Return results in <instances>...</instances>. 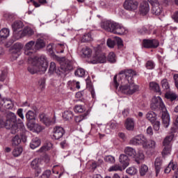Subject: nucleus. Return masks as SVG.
Wrapping results in <instances>:
<instances>
[{"instance_id":"1","label":"nucleus","mask_w":178,"mask_h":178,"mask_svg":"<svg viewBox=\"0 0 178 178\" xmlns=\"http://www.w3.org/2000/svg\"><path fill=\"white\" fill-rule=\"evenodd\" d=\"M136 76V72L132 70L121 71L118 75H115L113 78V86L115 88L119 87L118 91L125 95H133L134 92H137L140 87L133 81V76ZM119 79L118 82L117 79Z\"/></svg>"},{"instance_id":"2","label":"nucleus","mask_w":178,"mask_h":178,"mask_svg":"<svg viewBox=\"0 0 178 178\" xmlns=\"http://www.w3.org/2000/svg\"><path fill=\"white\" fill-rule=\"evenodd\" d=\"M24 49V54L27 56H30L28 58L29 63L31 65L28 67L29 73H31V74H35V73H38V72H42V73L47 72L48 62L47 61V58L44 56H42L40 58L31 57L33 54L37 51L35 49V42L31 40L27 42Z\"/></svg>"},{"instance_id":"3","label":"nucleus","mask_w":178,"mask_h":178,"mask_svg":"<svg viewBox=\"0 0 178 178\" xmlns=\"http://www.w3.org/2000/svg\"><path fill=\"white\" fill-rule=\"evenodd\" d=\"M17 119L16 114L12 112L7 113V114L0 118V128L10 130L11 134H16L20 132V136L23 141H26L27 137L26 136V129L23 122L17 124Z\"/></svg>"},{"instance_id":"4","label":"nucleus","mask_w":178,"mask_h":178,"mask_svg":"<svg viewBox=\"0 0 178 178\" xmlns=\"http://www.w3.org/2000/svg\"><path fill=\"white\" fill-rule=\"evenodd\" d=\"M151 108L152 109H161L163 111L161 117L163 124L165 129L169 127V124L170 123V117L169 116L168 111H166V107L165 106V104H163L161 97H154L152 99Z\"/></svg>"},{"instance_id":"5","label":"nucleus","mask_w":178,"mask_h":178,"mask_svg":"<svg viewBox=\"0 0 178 178\" xmlns=\"http://www.w3.org/2000/svg\"><path fill=\"white\" fill-rule=\"evenodd\" d=\"M102 29L108 31L109 33H113V34H118L119 35H123V34H127L128 31L122 24L113 22L112 20H104L101 23Z\"/></svg>"},{"instance_id":"6","label":"nucleus","mask_w":178,"mask_h":178,"mask_svg":"<svg viewBox=\"0 0 178 178\" xmlns=\"http://www.w3.org/2000/svg\"><path fill=\"white\" fill-rule=\"evenodd\" d=\"M23 22L22 21L15 22L12 24L13 35L15 40H19V38H22V33H23Z\"/></svg>"},{"instance_id":"7","label":"nucleus","mask_w":178,"mask_h":178,"mask_svg":"<svg viewBox=\"0 0 178 178\" xmlns=\"http://www.w3.org/2000/svg\"><path fill=\"white\" fill-rule=\"evenodd\" d=\"M95 54L93 55L91 63L95 65L97 63H105L106 62V56L99 49H95Z\"/></svg>"},{"instance_id":"8","label":"nucleus","mask_w":178,"mask_h":178,"mask_svg":"<svg viewBox=\"0 0 178 178\" xmlns=\"http://www.w3.org/2000/svg\"><path fill=\"white\" fill-rule=\"evenodd\" d=\"M22 49H23V45L22 43L14 44L11 50V58L13 60H16V59L20 56Z\"/></svg>"},{"instance_id":"9","label":"nucleus","mask_w":178,"mask_h":178,"mask_svg":"<svg viewBox=\"0 0 178 178\" xmlns=\"http://www.w3.org/2000/svg\"><path fill=\"white\" fill-rule=\"evenodd\" d=\"M146 140L147 138L144 135L140 134L132 138L129 141V144L131 145H142L143 147Z\"/></svg>"},{"instance_id":"10","label":"nucleus","mask_w":178,"mask_h":178,"mask_svg":"<svg viewBox=\"0 0 178 178\" xmlns=\"http://www.w3.org/2000/svg\"><path fill=\"white\" fill-rule=\"evenodd\" d=\"M124 8L130 12L137 10L138 8V1L136 0H125L124 3Z\"/></svg>"},{"instance_id":"11","label":"nucleus","mask_w":178,"mask_h":178,"mask_svg":"<svg viewBox=\"0 0 178 178\" xmlns=\"http://www.w3.org/2000/svg\"><path fill=\"white\" fill-rule=\"evenodd\" d=\"M27 128L29 129V130H30V131L37 134L41 133V131L44 130V127L34 122H28Z\"/></svg>"},{"instance_id":"12","label":"nucleus","mask_w":178,"mask_h":178,"mask_svg":"<svg viewBox=\"0 0 178 178\" xmlns=\"http://www.w3.org/2000/svg\"><path fill=\"white\" fill-rule=\"evenodd\" d=\"M60 67L61 70L64 72H67L73 69V65L72 64V61L66 58H62L60 61Z\"/></svg>"},{"instance_id":"13","label":"nucleus","mask_w":178,"mask_h":178,"mask_svg":"<svg viewBox=\"0 0 178 178\" xmlns=\"http://www.w3.org/2000/svg\"><path fill=\"white\" fill-rule=\"evenodd\" d=\"M144 48H158L159 42L156 39H145L143 41Z\"/></svg>"},{"instance_id":"14","label":"nucleus","mask_w":178,"mask_h":178,"mask_svg":"<svg viewBox=\"0 0 178 178\" xmlns=\"http://www.w3.org/2000/svg\"><path fill=\"white\" fill-rule=\"evenodd\" d=\"M40 121L44 123L46 126H51V124H54L56 122V118L55 116L53 118L48 117L44 114H42L40 115Z\"/></svg>"},{"instance_id":"15","label":"nucleus","mask_w":178,"mask_h":178,"mask_svg":"<svg viewBox=\"0 0 178 178\" xmlns=\"http://www.w3.org/2000/svg\"><path fill=\"white\" fill-rule=\"evenodd\" d=\"M65 134V129L61 127H56L54 128L53 131V138L54 140H59L62 138Z\"/></svg>"},{"instance_id":"16","label":"nucleus","mask_w":178,"mask_h":178,"mask_svg":"<svg viewBox=\"0 0 178 178\" xmlns=\"http://www.w3.org/2000/svg\"><path fill=\"white\" fill-rule=\"evenodd\" d=\"M155 148H156V142L154 140H149L146 139L145 145H143L144 149H148L150 152L155 151Z\"/></svg>"},{"instance_id":"17","label":"nucleus","mask_w":178,"mask_h":178,"mask_svg":"<svg viewBox=\"0 0 178 178\" xmlns=\"http://www.w3.org/2000/svg\"><path fill=\"white\" fill-rule=\"evenodd\" d=\"M139 11L141 15L145 16L149 12V3L147 1H143L139 6Z\"/></svg>"},{"instance_id":"18","label":"nucleus","mask_w":178,"mask_h":178,"mask_svg":"<svg viewBox=\"0 0 178 178\" xmlns=\"http://www.w3.org/2000/svg\"><path fill=\"white\" fill-rule=\"evenodd\" d=\"M152 13L156 16H159L162 13V6L157 1L152 4Z\"/></svg>"},{"instance_id":"19","label":"nucleus","mask_w":178,"mask_h":178,"mask_svg":"<svg viewBox=\"0 0 178 178\" xmlns=\"http://www.w3.org/2000/svg\"><path fill=\"white\" fill-rule=\"evenodd\" d=\"M119 162L121 163L123 169H125L130 165V159L126 154H121L119 157Z\"/></svg>"},{"instance_id":"20","label":"nucleus","mask_w":178,"mask_h":178,"mask_svg":"<svg viewBox=\"0 0 178 178\" xmlns=\"http://www.w3.org/2000/svg\"><path fill=\"white\" fill-rule=\"evenodd\" d=\"M134 158L136 162L140 164V163L145 159V155H144V152L143 150H138L137 153L136 152V154Z\"/></svg>"},{"instance_id":"21","label":"nucleus","mask_w":178,"mask_h":178,"mask_svg":"<svg viewBox=\"0 0 178 178\" xmlns=\"http://www.w3.org/2000/svg\"><path fill=\"white\" fill-rule=\"evenodd\" d=\"M67 86L72 91H75L76 90H80V82L76 81H69L67 82Z\"/></svg>"},{"instance_id":"22","label":"nucleus","mask_w":178,"mask_h":178,"mask_svg":"<svg viewBox=\"0 0 178 178\" xmlns=\"http://www.w3.org/2000/svg\"><path fill=\"white\" fill-rule=\"evenodd\" d=\"M1 105H4L6 109H13L14 104L13 102L9 99H3L1 102Z\"/></svg>"},{"instance_id":"23","label":"nucleus","mask_w":178,"mask_h":178,"mask_svg":"<svg viewBox=\"0 0 178 178\" xmlns=\"http://www.w3.org/2000/svg\"><path fill=\"white\" fill-rule=\"evenodd\" d=\"M118 127V123L115 120H111L108 123H107L106 126V133L109 134L111 133V130H115Z\"/></svg>"},{"instance_id":"24","label":"nucleus","mask_w":178,"mask_h":178,"mask_svg":"<svg viewBox=\"0 0 178 178\" xmlns=\"http://www.w3.org/2000/svg\"><path fill=\"white\" fill-rule=\"evenodd\" d=\"M162 166V159L158 157L154 161V167L156 170V176L159 175V172H161V167Z\"/></svg>"},{"instance_id":"25","label":"nucleus","mask_w":178,"mask_h":178,"mask_svg":"<svg viewBox=\"0 0 178 178\" xmlns=\"http://www.w3.org/2000/svg\"><path fill=\"white\" fill-rule=\"evenodd\" d=\"M125 127L127 130L133 131V130H134V120L131 118H127L125 122Z\"/></svg>"},{"instance_id":"26","label":"nucleus","mask_w":178,"mask_h":178,"mask_svg":"<svg viewBox=\"0 0 178 178\" xmlns=\"http://www.w3.org/2000/svg\"><path fill=\"white\" fill-rule=\"evenodd\" d=\"M40 145H41V140L38 138H34L31 141L30 147L31 149H35V148H38Z\"/></svg>"},{"instance_id":"27","label":"nucleus","mask_w":178,"mask_h":178,"mask_svg":"<svg viewBox=\"0 0 178 178\" xmlns=\"http://www.w3.org/2000/svg\"><path fill=\"white\" fill-rule=\"evenodd\" d=\"M10 31L8 29L4 28L0 31V40L1 41L6 40L9 37Z\"/></svg>"},{"instance_id":"28","label":"nucleus","mask_w":178,"mask_h":178,"mask_svg":"<svg viewBox=\"0 0 178 178\" xmlns=\"http://www.w3.org/2000/svg\"><path fill=\"white\" fill-rule=\"evenodd\" d=\"M33 34L34 30H33V29H31V27L26 26L22 31L21 35L22 37H24V35H28V37H31V35H33Z\"/></svg>"},{"instance_id":"29","label":"nucleus","mask_w":178,"mask_h":178,"mask_svg":"<svg viewBox=\"0 0 178 178\" xmlns=\"http://www.w3.org/2000/svg\"><path fill=\"white\" fill-rule=\"evenodd\" d=\"M26 120L29 122H31L33 120H35L37 119V115L33 111H29L26 114Z\"/></svg>"},{"instance_id":"30","label":"nucleus","mask_w":178,"mask_h":178,"mask_svg":"<svg viewBox=\"0 0 178 178\" xmlns=\"http://www.w3.org/2000/svg\"><path fill=\"white\" fill-rule=\"evenodd\" d=\"M45 47V41L43 39L39 38L36 40L35 48L36 51L41 49Z\"/></svg>"},{"instance_id":"31","label":"nucleus","mask_w":178,"mask_h":178,"mask_svg":"<svg viewBox=\"0 0 178 178\" xmlns=\"http://www.w3.org/2000/svg\"><path fill=\"white\" fill-rule=\"evenodd\" d=\"M173 135L166 136L163 141V147H172V140H173Z\"/></svg>"},{"instance_id":"32","label":"nucleus","mask_w":178,"mask_h":178,"mask_svg":"<svg viewBox=\"0 0 178 178\" xmlns=\"http://www.w3.org/2000/svg\"><path fill=\"white\" fill-rule=\"evenodd\" d=\"M146 119L151 122V123H154L156 120V114L153 111H149L146 114Z\"/></svg>"},{"instance_id":"33","label":"nucleus","mask_w":178,"mask_h":178,"mask_svg":"<svg viewBox=\"0 0 178 178\" xmlns=\"http://www.w3.org/2000/svg\"><path fill=\"white\" fill-rule=\"evenodd\" d=\"M149 89L152 91H154L155 92H159L161 91V88L159 87V84H158L156 82H150Z\"/></svg>"},{"instance_id":"34","label":"nucleus","mask_w":178,"mask_h":178,"mask_svg":"<svg viewBox=\"0 0 178 178\" xmlns=\"http://www.w3.org/2000/svg\"><path fill=\"white\" fill-rule=\"evenodd\" d=\"M124 154H126V155H128L129 156H134V158L136 155V149L131 147H127L124 149Z\"/></svg>"},{"instance_id":"35","label":"nucleus","mask_w":178,"mask_h":178,"mask_svg":"<svg viewBox=\"0 0 178 178\" xmlns=\"http://www.w3.org/2000/svg\"><path fill=\"white\" fill-rule=\"evenodd\" d=\"M176 168H177V165L173 164V161H171L168 164V167L164 170V172L165 173H170L172 169V170H176Z\"/></svg>"},{"instance_id":"36","label":"nucleus","mask_w":178,"mask_h":178,"mask_svg":"<svg viewBox=\"0 0 178 178\" xmlns=\"http://www.w3.org/2000/svg\"><path fill=\"white\" fill-rule=\"evenodd\" d=\"M177 95L173 92H167L165 95V97L170 101H175L177 99Z\"/></svg>"},{"instance_id":"37","label":"nucleus","mask_w":178,"mask_h":178,"mask_svg":"<svg viewBox=\"0 0 178 178\" xmlns=\"http://www.w3.org/2000/svg\"><path fill=\"white\" fill-rule=\"evenodd\" d=\"M63 118L65 120H70L73 119V112L70 111H65L63 113Z\"/></svg>"},{"instance_id":"38","label":"nucleus","mask_w":178,"mask_h":178,"mask_svg":"<svg viewBox=\"0 0 178 178\" xmlns=\"http://www.w3.org/2000/svg\"><path fill=\"white\" fill-rule=\"evenodd\" d=\"M81 52L83 55H84V56L90 58V56H91V54H92V50H91L90 47H86L82 49Z\"/></svg>"},{"instance_id":"39","label":"nucleus","mask_w":178,"mask_h":178,"mask_svg":"<svg viewBox=\"0 0 178 178\" xmlns=\"http://www.w3.org/2000/svg\"><path fill=\"white\" fill-rule=\"evenodd\" d=\"M122 170H123V169L119 164H115L108 168V172H122Z\"/></svg>"},{"instance_id":"40","label":"nucleus","mask_w":178,"mask_h":178,"mask_svg":"<svg viewBox=\"0 0 178 178\" xmlns=\"http://www.w3.org/2000/svg\"><path fill=\"white\" fill-rule=\"evenodd\" d=\"M74 74L76 77H84L86 76V70L83 68H78L75 70Z\"/></svg>"},{"instance_id":"41","label":"nucleus","mask_w":178,"mask_h":178,"mask_svg":"<svg viewBox=\"0 0 178 178\" xmlns=\"http://www.w3.org/2000/svg\"><path fill=\"white\" fill-rule=\"evenodd\" d=\"M22 152H23V147H15L13 151V155L15 157L20 156V155H22Z\"/></svg>"},{"instance_id":"42","label":"nucleus","mask_w":178,"mask_h":178,"mask_svg":"<svg viewBox=\"0 0 178 178\" xmlns=\"http://www.w3.org/2000/svg\"><path fill=\"white\" fill-rule=\"evenodd\" d=\"M31 167L32 169H35L37 170L38 168L40 167V160L38 159H33L31 163Z\"/></svg>"},{"instance_id":"43","label":"nucleus","mask_w":178,"mask_h":178,"mask_svg":"<svg viewBox=\"0 0 178 178\" xmlns=\"http://www.w3.org/2000/svg\"><path fill=\"white\" fill-rule=\"evenodd\" d=\"M82 42H88V41H92V37L91 33H86L83 35L81 39Z\"/></svg>"},{"instance_id":"44","label":"nucleus","mask_w":178,"mask_h":178,"mask_svg":"<svg viewBox=\"0 0 178 178\" xmlns=\"http://www.w3.org/2000/svg\"><path fill=\"white\" fill-rule=\"evenodd\" d=\"M147 172L148 166H147L145 164L142 165L140 169V176H145Z\"/></svg>"},{"instance_id":"45","label":"nucleus","mask_w":178,"mask_h":178,"mask_svg":"<svg viewBox=\"0 0 178 178\" xmlns=\"http://www.w3.org/2000/svg\"><path fill=\"white\" fill-rule=\"evenodd\" d=\"M20 143H22V140L20 139V136H19V135H16L12 139V145H19Z\"/></svg>"},{"instance_id":"46","label":"nucleus","mask_w":178,"mask_h":178,"mask_svg":"<svg viewBox=\"0 0 178 178\" xmlns=\"http://www.w3.org/2000/svg\"><path fill=\"white\" fill-rule=\"evenodd\" d=\"M108 60L111 63H115V62H116V56L115 55V53L113 52L109 53L108 56Z\"/></svg>"},{"instance_id":"47","label":"nucleus","mask_w":178,"mask_h":178,"mask_svg":"<svg viewBox=\"0 0 178 178\" xmlns=\"http://www.w3.org/2000/svg\"><path fill=\"white\" fill-rule=\"evenodd\" d=\"M145 67L149 70H152V69L155 68V63L151 60H148L145 64Z\"/></svg>"},{"instance_id":"48","label":"nucleus","mask_w":178,"mask_h":178,"mask_svg":"<svg viewBox=\"0 0 178 178\" xmlns=\"http://www.w3.org/2000/svg\"><path fill=\"white\" fill-rule=\"evenodd\" d=\"M105 162H107L108 163H115L116 162V160L115 159V157L113 156L108 155L104 157Z\"/></svg>"},{"instance_id":"49","label":"nucleus","mask_w":178,"mask_h":178,"mask_svg":"<svg viewBox=\"0 0 178 178\" xmlns=\"http://www.w3.org/2000/svg\"><path fill=\"white\" fill-rule=\"evenodd\" d=\"M137 172L138 170L134 167H129L126 170V172L128 175H131V176H133L134 175H137Z\"/></svg>"},{"instance_id":"50","label":"nucleus","mask_w":178,"mask_h":178,"mask_svg":"<svg viewBox=\"0 0 178 178\" xmlns=\"http://www.w3.org/2000/svg\"><path fill=\"white\" fill-rule=\"evenodd\" d=\"M172 152V147H164L162 155L163 156H166V155H170V152Z\"/></svg>"},{"instance_id":"51","label":"nucleus","mask_w":178,"mask_h":178,"mask_svg":"<svg viewBox=\"0 0 178 178\" xmlns=\"http://www.w3.org/2000/svg\"><path fill=\"white\" fill-rule=\"evenodd\" d=\"M86 111V108L82 105H76L74 107V112L77 113H83Z\"/></svg>"},{"instance_id":"52","label":"nucleus","mask_w":178,"mask_h":178,"mask_svg":"<svg viewBox=\"0 0 178 178\" xmlns=\"http://www.w3.org/2000/svg\"><path fill=\"white\" fill-rule=\"evenodd\" d=\"M56 48L57 49H58V52H60V54H63V51H65V49L66 48V44L58 43L56 44Z\"/></svg>"},{"instance_id":"53","label":"nucleus","mask_w":178,"mask_h":178,"mask_svg":"<svg viewBox=\"0 0 178 178\" xmlns=\"http://www.w3.org/2000/svg\"><path fill=\"white\" fill-rule=\"evenodd\" d=\"M161 86L163 90H169V88H170V86H169V82H168L167 79H163L161 81Z\"/></svg>"},{"instance_id":"54","label":"nucleus","mask_w":178,"mask_h":178,"mask_svg":"<svg viewBox=\"0 0 178 178\" xmlns=\"http://www.w3.org/2000/svg\"><path fill=\"white\" fill-rule=\"evenodd\" d=\"M52 148V143H47V145H44L43 147H42L40 149V152H44V151H46L48 150V149H50Z\"/></svg>"},{"instance_id":"55","label":"nucleus","mask_w":178,"mask_h":178,"mask_svg":"<svg viewBox=\"0 0 178 178\" xmlns=\"http://www.w3.org/2000/svg\"><path fill=\"white\" fill-rule=\"evenodd\" d=\"M50 73H54L56 72V64L55 63L51 62L50 63L49 69Z\"/></svg>"},{"instance_id":"56","label":"nucleus","mask_w":178,"mask_h":178,"mask_svg":"<svg viewBox=\"0 0 178 178\" xmlns=\"http://www.w3.org/2000/svg\"><path fill=\"white\" fill-rule=\"evenodd\" d=\"M107 45L108 48H113L116 45V42L112 39H108Z\"/></svg>"},{"instance_id":"57","label":"nucleus","mask_w":178,"mask_h":178,"mask_svg":"<svg viewBox=\"0 0 178 178\" xmlns=\"http://www.w3.org/2000/svg\"><path fill=\"white\" fill-rule=\"evenodd\" d=\"M84 119H86V115H78L75 117V122L76 123H80V122H82V120H84Z\"/></svg>"},{"instance_id":"58","label":"nucleus","mask_w":178,"mask_h":178,"mask_svg":"<svg viewBox=\"0 0 178 178\" xmlns=\"http://www.w3.org/2000/svg\"><path fill=\"white\" fill-rule=\"evenodd\" d=\"M160 126H161V122L159 121H154L153 122V127H154V129L156 131H158L159 130V128H160Z\"/></svg>"},{"instance_id":"59","label":"nucleus","mask_w":178,"mask_h":178,"mask_svg":"<svg viewBox=\"0 0 178 178\" xmlns=\"http://www.w3.org/2000/svg\"><path fill=\"white\" fill-rule=\"evenodd\" d=\"M49 176H51V170H47L46 171H44L42 173L41 177L42 178H48V177H49Z\"/></svg>"},{"instance_id":"60","label":"nucleus","mask_w":178,"mask_h":178,"mask_svg":"<svg viewBox=\"0 0 178 178\" xmlns=\"http://www.w3.org/2000/svg\"><path fill=\"white\" fill-rule=\"evenodd\" d=\"M172 19H173L174 22L175 23H178V11H175L172 15Z\"/></svg>"},{"instance_id":"61","label":"nucleus","mask_w":178,"mask_h":178,"mask_svg":"<svg viewBox=\"0 0 178 178\" xmlns=\"http://www.w3.org/2000/svg\"><path fill=\"white\" fill-rule=\"evenodd\" d=\"M17 113L18 116L21 118V119H24V115H23V108H19L17 111Z\"/></svg>"},{"instance_id":"62","label":"nucleus","mask_w":178,"mask_h":178,"mask_svg":"<svg viewBox=\"0 0 178 178\" xmlns=\"http://www.w3.org/2000/svg\"><path fill=\"white\" fill-rule=\"evenodd\" d=\"M60 145L61 148H63V149H65V148H67L69 147V144H67V142H66V140H63V142H61L60 143Z\"/></svg>"},{"instance_id":"63","label":"nucleus","mask_w":178,"mask_h":178,"mask_svg":"<svg viewBox=\"0 0 178 178\" xmlns=\"http://www.w3.org/2000/svg\"><path fill=\"white\" fill-rule=\"evenodd\" d=\"M139 33H140V34H149V31H148L145 27H143L142 29L139 30Z\"/></svg>"},{"instance_id":"64","label":"nucleus","mask_w":178,"mask_h":178,"mask_svg":"<svg viewBox=\"0 0 178 178\" xmlns=\"http://www.w3.org/2000/svg\"><path fill=\"white\" fill-rule=\"evenodd\" d=\"M147 134H148L149 136H152V134H154V131L152 130V127H149L147 130Z\"/></svg>"}]
</instances>
